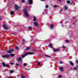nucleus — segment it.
<instances>
[{"label":"nucleus","mask_w":78,"mask_h":78,"mask_svg":"<svg viewBox=\"0 0 78 78\" xmlns=\"http://www.w3.org/2000/svg\"><path fill=\"white\" fill-rule=\"evenodd\" d=\"M33 55L34 54V53L33 52H28L26 54V55H22V58H25L27 56V55Z\"/></svg>","instance_id":"nucleus-1"},{"label":"nucleus","mask_w":78,"mask_h":78,"mask_svg":"<svg viewBox=\"0 0 78 78\" xmlns=\"http://www.w3.org/2000/svg\"><path fill=\"white\" fill-rule=\"evenodd\" d=\"M23 12L24 13L25 16L26 17H29V15L28 14V13H27V10H26V9H24L23 10Z\"/></svg>","instance_id":"nucleus-2"},{"label":"nucleus","mask_w":78,"mask_h":78,"mask_svg":"<svg viewBox=\"0 0 78 78\" xmlns=\"http://www.w3.org/2000/svg\"><path fill=\"white\" fill-rule=\"evenodd\" d=\"M13 49H11L10 50L7 51V53H11L13 51Z\"/></svg>","instance_id":"nucleus-3"},{"label":"nucleus","mask_w":78,"mask_h":78,"mask_svg":"<svg viewBox=\"0 0 78 78\" xmlns=\"http://www.w3.org/2000/svg\"><path fill=\"white\" fill-rule=\"evenodd\" d=\"M2 57L4 58H9V55L8 54H7L5 55H2Z\"/></svg>","instance_id":"nucleus-4"},{"label":"nucleus","mask_w":78,"mask_h":78,"mask_svg":"<svg viewBox=\"0 0 78 78\" xmlns=\"http://www.w3.org/2000/svg\"><path fill=\"white\" fill-rule=\"evenodd\" d=\"M3 27L5 30H7L8 29V27H7L6 26L5 24L3 25Z\"/></svg>","instance_id":"nucleus-5"},{"label":"nucleus","mask_w":78,"mask_h":78,"mask_svg":"<svg viewBox=\"0 0 78 78\" xmlns=\"http://www.w3.org/2000/svg\"><path fill=\"white\" fill-rule=\"evenodd\" d=\"M34 25L35 26H38V25H39L38 22L37 21L35 22H34Z\"/></svg>","instance_id":"nucleus-6"},{"label":"nucleus","mask_w":78,"mask_h":78,"mask_svg":"<svg viewBox=\"0 0 78 78\" xmlns=\"http://www.w3.org/2000/svg\"><path fill=\"white\" fill-rule=\"evenodd\" d=\"M59 69L60 71H61L62 72H63V71H64V69L62 67H59Z\"/></svg>","instance_id":"nucleus-7"},{"label":"nucleus","mask_w":78,"mask_h":78,"mask_svg":"<svg viewBox=\"0 0 78 78\" xmlns=\"http://www.w3.org/2000/svg\"><path fill=\"white\" fill-rule=\"evenodd\" d=\"M29 4L30 5L33 3V0H29Z\"/></svg>","instance_id":"nucleus-8"},{"label":"nucleus","mask_w":78,"mask_h":78,"mask_svg":"<svg viewBox=\"0 0 78 78\" xmlns=\"http://www.w3.org/2000/svg\"><path fill=\"white\" fill-rule=\"evenodd\" d=\"M54 51H59V49H53Z\"/></svg>","instance_id":"nucleus-9"},{"label":"nucleus","mask_w":78,"mask_h":78,"mask_svg":"<svg viewBox=\"0 0 78 78\" xmlns=\"http://www.w3.org/2000/svg\"><path fill=\"white\" fill-rule=\"evenodd\" d=\"M15 9H19V7L17 5H15Z\"/></svg>","instance_id":"nucleus-10"},{"label":"nucleus","mask_w":78,"mask_h":78,"mask_svg":"<svg viewBox=\"0 0 78 78\" xmlns=\"http://www.w3.org/2000/svg\"><path fill=\"white\" fill-rule=\"evenodd\" d=\"M76 67H74L73 68V69L74 70H76L77 69H78V66H76Z\"/></svg>","instance_id":"nucleus-11"},{"label":"nucleus","mask_w":78,"mask_h":78,"mask_svg":"<svg viewBox=\"0 0 78 78\" xmlns=\"http://www.w3.org/2000/svg\"><path fill=\"white\" fill-rule=\"evenodd\" d=\"M17 60L19 62H20V61H21L22 59L21 58H20L17 59Z\"/></svg>","instance_id":"nucleus-12"},{"label":"nucleus","mask_w":78,"mask_h":78,"mask_svg":"<svg viewBox=\"0 0 78 78\" xmlns=\"http://www.w3.org/2000/svg\"><path fill=\"white\" fill-rule=\"evenodd\" d=\"M50 28L51 29H52L53 28V24H51L50 25Z\"/></svg>","instance_id":"nucleus-13"},{"label":"nucleus","mask_w":78,"mask_h":78,"mask_svg":"<svg viewBox=\"0 0 78 78\" xmlns=\"http://www.w3.org/2000/svg\"><path fill=\"white\" fill-rule=\"evenodd\" d=\"M37 20V19L36 18V17L35 16H34V19H33V21H36Z\"/></svg>","instance_id":"nucleus-14"},{"label":"nucleus","mask_w":78,"mask_h":78,"mask_svg":"<svg viewBox=\"0 0 78 78\" xmlns=\"http://www.w3.org/2000/svg\"><path fill=\"white\" fill-rule=\"evenodd\" d=\"M70 64H71V66H74V64H73V62H72L71 61H70Z\"/></svg>","instance_id":"nucleus-15"},{"label":"nucleus","mask_w":78,"mask_h":78,"mask_svg":"<svg viewBox=\"0 0 78 78\" xmlns=\"http://www.w3.org/2000/svg\"><path fill=\"white\" fill-rule=\"evenodd\" d=\"M52 44L51 43L49 45V47L51 48H52Z\"/></svg>","instance_id":"nucleus-16"},{"label":"nucleus","mask_w":78,"mask_h":78,"mask_svg":"<svg viewBox=\"0 0 78 78\" xmlns=\"http://www.w3.org/2000/svg\"><path fill=\"white\" fill-rule=\"evenodd\" d=\"M2 65L3 66V67H6V65L5 64V63H3Z\"/></svg>","instance_id":"nucleus-17"},{"label":"nucleus","mask_w":78,"mask_h":78,"mask_svg":"<svg viewBox=\"0 0 78 78\" xmlns=\"http://www.w3.org/2000/svg\"><path fill=\"white\" fill-rule=\"evenodd\" d=\"M10 56H12V57H13L14 56H15V55L13 54H10Z\"/></svg>","instance_id":"nucleus-18"},{"label":"nucleus","mask_w":78,"mask_h":78,"mask_svg":"<svg viewBox=\"0 0 78 78\" xmlns=\"http://www.w3.org/2000/svg\"><path fill=\"white\" fill-rule=\"evenodd\" d=\"M70 3V1L69 0L67 1V3H68V4H69V3Z\"/></svg>","instance_id":"nucleus-19"},{"label":"nucleus","mask_w":78,"mask_h":78,"mask_svg":"<svg viewBox=\"0 0 78 78\" xmlns=\"http://www.w3.org/2000/svg\"><path fill=\"white\" fill-rule=\"evenodd\" d=\"M64 8L65 10H66V9H67V6H65Z\"/></svg>","instance_id":"nucleus-20"},{"label":"nucleus","mask_w":78,"mask_h":78,"mask_svg":"<svg viewBox=\"0 0 78 78\" xmlns=\"http://www.w3.org/2000/svg\"><path fill=\"white\" fill-rule=\"evenodd\" d=\"M13 14H14V12L13 11L11 12H10V14L11 15H13Z\"/></svg>","instance_id":"nucleus-21"},{"label":"nucleus","mask_w":78,"mask_h":78,"mask_svg":"<svg viewBox=\"0 0 78 78\" xmlns=\"http://www.w3.org/2000/svg\"><path fill=\"white\" fill-rule=\"evenodd\" d=\"M62 77V76H61V75H59V76H58V78H61Z\"/></svg>","instance_id":"nucleus-22"},{"label":"nucleus","mask_w":78,"mask_h":78,"mask_svg":"<svg viewBox=\"0 0 78 78\" xmlns=\"http://www.w3.org/2000/svg\"><path fill=\"white\" fill-rule=\"evenodd\" d=\"M30 49V47H27L26 48V50H29Z\"/></svg>","instance_id":"nucleus-23"},{"label":"nucleus","mask_w":78,"mask_h":78,"mask_svg":"<svg viewBox=\"0 0 78 78\" xmlns=\"http://www.w3.org/2000/svg\"><path fill=\"white\" fill-rule=\"evenodd\" d=\"M14 72V71L13 70H11L10 72V73H13V72Z\"/></svg>","instance_id":"nucleus-24"},{"label":"nucleus","mask_w":78,"mask_h":78,"mask_svg":"<svg viewBox=\"0 0 78 78\" xmlns=\"http://www.w3.org/2000/svg\"><path fill=\"white\" fill-rule=\"evenodd\" d=\"M22 3H25V0H22Z\"/></svg>","instance_id":"nucleus-25"},{"label":"nucleus","mask_w":78,"mask_h":78,"mask_svg":"<svg viewBox=\"0 0 78 78\" xmlns=\"http://www.w3.org/2000/svg\"><path fill=\"white\" fill-rule=\"evenodd\" d=\"M23 66H24V67H25V66H27V65L26 64V63H24L23 64Z\"/></svg>","instance_id":"nucleus-26"},{"label":"nucleus","mask_w":78,"mask_h":78,"mask_svg":"<svg viewBox=\"0 0 78 78\" xmlns=\"http://www.w3.org/2000/svg\"><path fill=\"white\" fill-rule=\"evenodd\" d=\"M37 65H38V66H40V65H41V62H39V63H37Z\"/></svg>","instance_id":"nucleus-27"},{"label":"nucleus","mask_w":78,"mask_h":78,"mask_svg":"<svg viewBox=\"0 0 78 78\" xmlns=\"http://www.w3.org/2000/svg\"><path fill=\"white\" fill-rule=\"evenodd\" d=\"M66 43H67V42H69V40H66Z\"/></svg>","instance_id":"nucleus-28"},{"label":"nucleus","mask_w":78,"mask_h":78,"mask_svg":"<svg viewBox=\"0 0 78 78\" xmlns=\"http://www.w3.org/2000/svg\"><path fill=\"white\" fill-rule=\"evenodd\" d=\"M21 78H25V77H24V76H23V75H21Z\"/></svg>","instance_id":"nucleus-29"},{"label":"nucleus","mask_w":78,"mask_h":78,"mask_svg":"<svg viewBox=\"0 0 78 78\" xmlns=\"http://www.w3.org/2000/svg\"><path fill=\"white\" fill-rule=\"evenodd\" d=\"M48 7H49V6L48 5H46V8H48Z\"/></svg>","instance_id":"nucleus-30"},{"label":"nucleus","mask_w":78,"mask_h":78,"mask_svg":"<svg viewBox=\"0 0 78 78\" xmlns=\"http://www.w3.org/2000/svg\"><path fill=\"white\" fill-rule=\"evenodd\" d=\"M53 7L54 8H56V7H57V5H54Z\"/></svg>","instance_id":"nucleus-31"},{"label":"nucleus","mask_w":78,"mask_h":78,"mask_svg":"<svg viewBox=\"0 0 78 78\" xmlns=\"http://www.w3.org/2000/svg\"><path fill=\"white\" fill-rule=\"evenodd\" d=\"M59 63H60V64H63V62H62L61 61H60L59 62Z\"/></svg>","instance_id":"nucleus-32"},{"label":"nucleus","mask_w":78,"mask_h":78,"mask_svg":"<svg viewBox=\"0 0 78 78\" xmlns=\"http://www.w3.org/2000/svg\"><path fill=\"white\" fill-rule=\"evenodd\" d=\"M62 47L63 48H64V49H65V48H66V47H65V46H63Z\"/></svg>","instance_id":"nucleus-33"},{"label":"nucleus","mask_w":78,"mask_h":78,"mask_svg":"<svg viewBox=\"0 0 78 78\" xmlns=\"http://www.w3.org/2000/svg\"><path fill=\"white\" fill-rule=\"evenodd\" d=\"M16 50H18L19 49V48H18V47H16Z\"/></svg>","instance_id":"nucleus-34"},{"label":"nucleus","mask_w":78,"mask_h":78,"mask_svg":"<svg viewBox=\"0 0 78 78\" xmlns=\"http://www.w3.org/2000/svg\"><path fill=\"white\" fill-rule=\"evenodd\" d=\"M25 41V40H23L22 41L23 43H24V42Z\"/></svg>","instance_id":"nucleus-35"},{"label":"nucleus","mask_w":78,"mask_h":78,"mask_svg":"<svg viewBox=\"0 0 78 78\" xmlns=\"http://www.w3.org/2000/svg\"><path fill=\"white\" fill-rule=\"evenodd\" d=\"M10 64L11 65H13V64H14V63H10Z\"/></svg>","instance_id":"nucleus-36"},{"label":"nucleus","mask_w":78,"mask_h":78,"mask_svg":"<svg viewBox=\"0 0 78 78\" xmlns=\"http://www.w3.org/2000/svg\"><path fill=\"white\" fill-rule=\"evenodd\" d=\"M31 28H32V27H29V29H31Z\"/></svg>","instance_id":"nucleus-37"},{"label":"nucleus","mask_w":78,"mask_h":78,"mask_svg":"<svg viewBox=\"0 0 78 78\" xmlns=\"http://www.w3.org/2000/svg\"><path fill=\"white\" fill-rule=\"evenodd\" d=\"M46 56H47V57H50V56L48 55H46Z\"/></svg>","instance_id":"nucleus-38"},{"label":"nucleus","mask_w":78,"mask_h":78,"mask_svg":"<svg viewBox=\"0 0 78 78\" xmlns=\"http://www.w3.org/2000/svg\"><path fill=\"white\" fill-rule=\"evenodd\" d=\"M76 63L78 64V60H77L76 61Z\"/></svg>","instance_id":"nucleus-39"},{"label":"nucleus","mask_w":78,"mask_h":78,"mask_svg":"<svg viewBox=\"0 0 78 78\" xmlns=\"http://www.w3.org/2000/svg\"><path fill=\"white\" fill-rule=\"evenodd\" d=\"M16 66H19V64H18V63H16Z\"/></svg>","instance_id":"nucleus-40"},{"label":"nucleus","mask_w":78,"mask_h":78,"mask_svg":"<svg viewBox=\"0 0 78 78\" xmlns=\"http://www.w3.org/2000/svg\"><path fill=\"white\" fill-rule=\"evenodd\" d=\"M8 65H5V67H8Z\"/></svg>","instance_id":"nucleus-41"},{"label":"nucleus","mask_w":78,"mask_h":78,"mask_svg":"<svg viewBox=\"0 0 78 78\" xmlns=\"http://www.w3.org/2000/svg\"><path fill=\"white\" fill-rule=\"evenodd\" d=\"M41 1H43V2H44V1L45 0H41Z\"/></svg>","instance_id":"nucleus-42"},{"label":"nucleus","mask_w":78,"mask_h":78,"mask_svg":"<svg viewBox=\"0 0 78 78\" xmlns=\"http://www.w3.org/2000/svg\"><path fill=\"white\" fill-rule=\"evenodd\" d=\"M2 17H0V19H2Z\"/></svg>","instance_id":"nucleus-43"},{"label":"nucleus","mask_w":78,"mask_h":78,"mask_svg":"<svg viewBox=\"0 0 78 78\" xmlns=\"http://www.w3.org/2000/svg\"><path fill=\"white\" fill-rule=\"evenodd\" d=\"M12 34H14V33H12Z\"/></svg>","instance_id":"nucleus-44"},{"label":"nucleus","mask_w":78,"mask_h":78,"mask_svg":"<svg viewBox=\"0 0 78 78\" xmlns=\"http://www.w3.org/2000/svg\"><path fill=\"white\" fill-rule=\"evenodd\" d=\"M70 37H72V35H70Z\"/></svg>","instance_id":"nucleus-45"},{"label":"nucleus","mask_w":78,"mask_h":78,"mask_svg":"<svg viewBox=\"0 0 78 78\" xmlns=\"http://www.w3.org/2000/svg\"><path fill=\"white\" fill-rule=\"evenodd\" d=\"M62 25V27H64V26H63V25Z\"/></svg>","instance_id":"nucleus-46"},{"label":"nucleus","mask_w":78,"mask_h":78,"mask_svg":"<svg viewBox=\"0 0 78 78\" xmlns=\"http://www.w3.org/2000/svg\"><path fill=\"white\" fill-rule=\"evenodd\" d=\"M61 0H58V1H61Z\"/></svg>","instance_id":"nucleus-47"},{"label":"nucleus","mask_w":78,"mask_h":78,"mask_svg":"<svg viewBox=\"0 0 78 78\" xmlns=\"http://www.w3.org/2000/svg\"><path fill=\"white\" fill-rule=\"evenodd\" d=\"M61 11H62V9L61 10Z\"/></svg>","instance_id":"nucleus-48"},{"label":"nucleus","mask_w":78,"mask_h":78,"mask_svg":"<svg viewBox=\"0 0 78 78\" xmlns=\"http://www.w3.org/2000/svg\"><path fill=\"white\" fill-rule=\"evenodd\" d=\"M11 78V77H9V78Z\"/></svg>","instance_id":"nucleus-49"},{"label":"nucleus","mask_w":78,"mask_h":78,"mask_svg":"<svg viewBox=\"0 0 78 78\" xmlns=\"http://www.w3.org/2000/svg\"><path fill=\"white\" fill-rule=\"evenodd\" d=\"M62 23V22H61V23Z\"/></svg>","instance_id":"nucleus-50"},{"label":"nucleus","mask_w":78,"mask_h":78,"mask_svg":"<svg viewBox=\"0 0 78 78\" xmlns=\"http://www.w3.org/2000/svg\"><path fill=\"white\" fill-rule=\"evenodd\" d=\"M75 17H73V18H75Z\"/></svg>","instance_id":"nucleus-51"},{"label":"nucleus","mask_w":78,"mask_h":78,"mask_svg":"<svg viewBox=\"0 0 78 78\" xmlns=\"http://www.w3.org/2000/svg\"><path fill=\"white\" fill-rule=\"evenodd\" d=\"M12 78H13L12 77Z\"/></svg>","instance_id":"nucleus-52"}]
</instances>
